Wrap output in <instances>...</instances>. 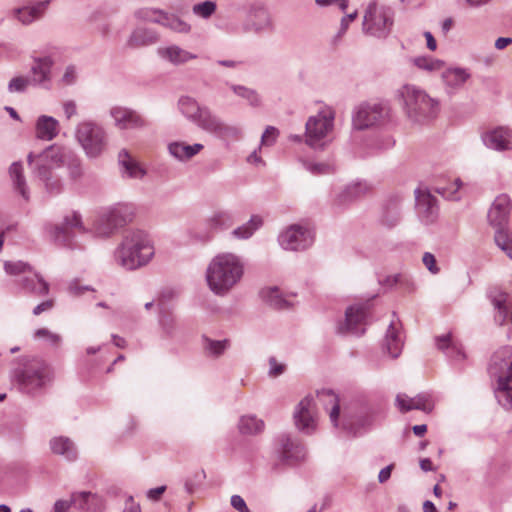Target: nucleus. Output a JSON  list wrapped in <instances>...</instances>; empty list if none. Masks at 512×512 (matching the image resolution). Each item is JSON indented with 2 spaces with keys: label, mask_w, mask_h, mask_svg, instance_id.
I'll return each mask as SVG.
<instances>
[{
  "label": "nucleus",
  "mask_w": 512,
  "mask_h": 512,
  "mask_svg": "<svg viewBox=\"0 0 512 512\" xmlns=\"http://www.w3.org/2000/svg\"><path fill=\"white\" fill-rule=\"evenodd\" d=\"M244 271L245 265L240 256L223 252L214 256L207 265L205 280L214 295L225 297L241 282Z\"/></svg>",
  "instance_id": "f257e3e1"
},
{
  "label": "nucleus",
  "mask_w": 512,
  "mask_h": 512,
  "mask_svg": "<svg viewBox=\"0 0 512 512\" xmlns=\"http://www.w3.org/2000/svg\"><path fill=\"white\" fill-rule=\"evenodd\" d=\"M317 397L329 414L332 425L348 436H359L372 423V417L367 407H349L341 413L339 398L330 389L318 391Z\"/></svg>",
  "instance_id": "f03ea898"
},
{
  "label": "nucleus",
  "mask_w": 512,
  "mask_h": 512,
  "mask_svg": "<svg viewBox=\"0 0 512 512\" xmlns=\"http://www.w3.org/2000/svg\"><path fill=\"white\" fill-rule=\"evenodd\" d=\"M155 249L150 236L143 230L127 232L114 251L117 265L127 271L146 266L154 257Z\"/></svg>",
  "instance_id": "7ed1b4c3"
},
{
  "label": "nucleus",
  "mask_w": 512,
  "mask_h": 512,
  "mask_svg": "<svg viewBox=\"0 0 512 512\" xmlns=\"http://www.w3.org/2000/svg\"><path fill=\"white\" fill-rule=\"evenodd\" d=\"M403 110L408 120L416 125H424L434 120L440 110L437 99L432 98L425 90L406 84L398 90Z\"/></svg>",
  "instance_id": "20e7f679"
},
{
  "label": "nucleus",
  "mask_w": 512,
  "mask_h": 512,
  "mask_svg": "<svg viewBox=\"0 0 512 512\" xmlns=\"http://www.w3.org/2000/svg\"><path fill=\"white\" fill-rule=\"evenodd\" d=\"M489 372L497 382L494 394L498 403L505 409L512 408V347L501 348L493 354Z\"/></svg>",
  "instance_id": "39448f33"
},
{
  "label": "nucleus",
  "mask_w": 512,
  "mask_h": 512,
  "mask_svg": "<svg viewBox=\"0 0 512 512\" xmlns=\"http://www.w3.org/2000/svg\"><path fill=\"white\" fill-rule=\"evenodd\" d=\"M75 138L89 159L99 158L108 145L106 129L94 120H83L75 128Z\"/></svg>",
  "instance_id": "423d86ee"
},
{
  "label": "nucleus",
  "mask_w": 512,
  "mask_h": 512,
  "mask_svg": "<svg viewBox=\"0 0 512 512\" xmlns=\"http://www.w3.org/2000/svg\"><path fill=\"white\" fill-rule=\"evenodd\" d=\"M335 111L323 106L316 115L310 116L305 124V143L314 150H322L334 129Z\"/></svg>",
  "instance_id": "0eeeda50"
},
{
  "label": "nucleus",
  "mask_w": 512,
  "mask_h": 512,
  "mask_svg": "<svg viewBox=\"0 0 512 512\" xmlns=\"http://www.w3.org/2000/svg\"><path fill=\"white\" fill-rule=\"evenodd\" d=\"M135 208L129 203H117L101 210L94 224L98 236L108 237L132 222Z\"/></svg>",
  "instance_id": "6e6552de"
},
{
  "label": "nucleus",
  "mask_w": 512,
  "mask_h": 512,
  "mask_svg": "<svg viewBox=\"0 0 512 512\" xmlns=\"http://www.w3.org/2000/svg\"><path fill=\"white\" fill-rule=\"evenodd\" d=\"M16 378L21 392L36 395L51 381V370L45 361L34 358L16 373Z\"/></svg>",
  "instance_id": "1a4fd4ad"
},
{
  "label": "nucleus",
  "mask_w": 512,
  "mask_h": 512,
  "mask_svg": "<svg viewBox=\"0 0 512 512\" xmlns=\"http://www.w3.org/2000/svg\"><path fill=\"white\" fill-rule=\"evenodd\" d=\"M393 25L394 11L391 7L379 5L376 1L368 4L363 17L364 33L378 39H385L391 33Z\"/></svg>",
  "instance_id": "9d476101"
},
{
  "label": "nucleus",
  "mask_w": 512,
  "mask_h": 512,
  "mask_svg": "<svg viewBox=\"0 0 512 512\" xmlns=\"http://www.w3.org/2000/svg\"><path fill=\"white\" fill-rule=\"evenodd\" d=\"M6 273L19 276L22 289L35 296H44L49 292V284L29 264L23 261H8L4 264Z\"/></svg>",
  "instance_id": "9b49d317"
},
{
  "label": "nucleus",
  "mask_w": 512,
  "mask_h": 512,
  "mask_svg": "<svg viewBox=\"0 0 512 512\" xmlns=\"http://www.w3.org/2000/svg\"><path fill=\"white\" fill-rule=\"evenodd\" d=\"M390 114L391 109L387 103L364 102L355 108L352 124L357 130L382 126L390 120Z\"/></svg>",
  "instance_id": "f8f14e48"
},
{
  "label": "nucleus",
  "mask_w": 512,
  "mask_h": 512,
  "mask_svg": "<svg viewBox=\"0 0 512 512\" xmlns=\"http://www.w3.org/2000/svg\"><path fill=\"white\" fill-rule=\"evenodd\" d=\"M242 33L262 35L275 30L273 17L262 2H251L246 6L245 18L240 26Z\"/></svg>",
  "instance_id": "ddd939ff"
},
{
  "label": "nucleus",
  "mask_w": 512,
  "mask_h": 512,
  "mask_svg": "<svg viewBox=\"0 0 512 512\" xmlns=\"http://www.w3.org/2000/svg\"><path fill=\"white\" fill-rule=\"evenodd\" d=\"M46 231L55 242L68 247H74V237L87 232L82 216L79 212L72 211L64 216L63 222L59 225L47 224Z\"/></svg>",
  "instance_id": "4468645a"
},
{
  "label": "nucleus",
  "mask_w": 512,
  "mask_h": 512,
  "mask_svg": "<svg viewBox=\"0 0 512 512\" xmlns=\"http://www.w3.org/2000/svg\"><path fill=\"white\" fill-rule=\"evenodd\" d=\"M69 158V148L60 144H52L40 153L30 152L27 155V163L32 171H38L44 167L48 171H56L64 167L65 161Z\"/></svg>",
  "instance_id": "2eb2a0df"
},
{
  "label": "nucleus",
  "mask_w": 512,
  "mask_h": 512,
  "mask_svg": "<svg viewBox=\"0 0 512 512\" xmlns=\"http://www.w3.org/2000/svg\"><path fill=\"white\" fill-rule=\"evenodd\" d=\"M275 452L278 459L288 466L297 465L306 458V448L303 442L286 433L275 438Z\"/></svg>",
  "instance_id": "dca6fc26"
},
{
  "label": "nucleus",
  "mask_w": 512,
  "mask_h": 512,
  "mask_svg": "<svg viewBox=\"0 0 512 512\" xmlns=\"http://www.w3.org/2000/svg\"><path fill=\"white\" fill-rule=\"evenodd\" d=\"M318 411L313 396L304 397L294 408L293 422L304 435H313L318 428Z\"/></svg>",
  "instance_id": "f3484780"
},
{
  "label": "nucleus",
  "mask_w": 512,
  "mask_h": 512,
  "mask_svg": "<svg viewBox=\"0 0 512 512\" xmlns=\"http://www.w3.org/2000/svg\"><path fill=\"white\" fill-rule=\"evenodd\" d=\"M368 317V305H352L346 309L344 320L337 323L336 331L341 335L360 336L366 331Z\"/></svg>",
  "instance_id": "a211bd4d"
},
{
  "label": "nucleus",
  "mask_w": 512,
  "mask_h": 512,
  "mask_svg": "<svg viewBox=\"0 0 512 512\" xmlns=\"http://www.w3.org/2000/svg\"><path fill=\"white\" fill-rule=\"evenodd\" d=\"M314 242L312 231L300 224H293L285 228L278 235V243L287 251H300L309 248Z\"/></svg>",
  "instance_id": "6ab92c4d"
},
{
  "label": "nucleus",
  "mask_w": 512,
  "mask_h": 512,
  "mask_svg": "<svg viewBox=\"0 0 512 512\" xmlns=\"http://www.w3.org/2000/svg\"><path fill=\"white\" fill-rule=\"evenodd\" d=\"M201 130L219 139L227 146L243 138V131L239 125L225 122L214 112Z\"/></svg>",
  "instance_id": "aec40b11"
},
{
  "label": "nucleus",
  "mask_w": 512,
  "mask_h": 512,
  "mask_svg": "<svg viewBox=\"0 0 512 512\" xmlns=\"http://www.w3.org/2000/svg\"><path fill=\"white\" fill-rule=\"evenodd\" d=\"M201 130L219 139L227 146L243 138V131L239 125L225 122L214 112Z\"/></svg>",
  "instance_id": "412c9836"
},
{
  "label": "nucleus",
  "mask_w": 512,
  "mask_h": 512,
  "mask_svg": "<svg viewBox=\"0 0 512 512\" xmlns=\"http://www.w3.org/2000/svg\"><path fill=\"white\" fill-rule=\"evenodd\" d=\"M30 68L31 86L50 90L52 86V68L54 59L49 56H33Z\"/></svg>",
  "instance_id": "4be33fe9"
},
{
  "label": "nucleus",
  "mask_w": 512,
  "mask_h": 512,
  "mask_svg": "<svg viewBox=\"0 0 512 512\" xmlns=\"http://www.w3.org/2000/svg\"><path fill=\"white\" fill-rule=\"evenodd\" d=\"M178 109L180 113L191 123L202 129L212 110L204 105H200L196 99L190 96H181L178 100Z\"/></svg>",
  "instance_id": "5701e85b"
},
{
  "label": "nucleus",
  "mask_w": 512,
  "mask_h": 512,
  "mask_svg": "<svg viewBox=\"0 0 512 512\" xmlns=\"http://www.w3.org/2000/svg\"><path fill=\"white\" fill-rule=\"evenodd\" d=\"M114 125L120 130L143 129L148 121L137 111L123 106H113L109 111Z\"/></svg>",
  "instance_id": "b1692460"
},
{
  "label": "nucleus",
  "mask_w": 512,
  "mask_h": 512,
  "mask_svg": "<svg viewBox=\"0 0 512 512\" xmlns=\"http://www.w3.org/2000/svg\"><path fill=\"white\" fill-rule=\"evenodd\" d=\"M415 209L420 221L426 225L433 223L438 217L437 199L420 188L415 190Z\"/></svg>",
  "instance_id": "393cba45"
},
{
  "label": "nucleus",
  "mask_w": 512,
  "mask_h": 512,
  "mask_svg": "<svg viewBox=\"0 0 512 512\" xmlns=\"http://www.w3.org/2000/svg\"><path fill=\"white\" fill-rule=\"evenodd\" d=\"M444 90L449 95L456 94L470 79L471 73L468 69L458 66H446L440 72Z\"/></svg>",
  "instance_id": "a878e982"
},
{
  "label": "nucleus",
  "mask_w": 512,
  "mask_h": 512,
  "mask_svg": "<svg viewBox=\"0 0 512 512\" xmlns=\"http://www.w3.org/2000/svg\"><path fill=\"white\" fill-rule=\"evenodd\" d=\"M48 447L52 455L73 463L79 457L78 446L75 441L65 435H56L49 439Z\"/></svg>",
  "instance_id": "bb28decb"
},
{
  "label": "nucleus",
  "mask_w": 512,
  "mask_h": 512,
  "mask_svg": "<svg viewBox=\"0 0 512 512\" xmlns=\"http://www.w3.org/2000/svg\"><path fill=\"white\" fill-rule=\"evenodd\" d=\"M484 145L498 152L512 150V128L498 126L492 128L482 135Z\"/></svg>",
  "instance_id": "cd10ccee"
},
{
  "label": "nucleus",
  "mask_w": 512,
  "mask_h": 512,
  "mask_svg": "<svg viewBox=\"0 0 512 512\" xmlns=\"http://www.w3.org/2000/svg\"><path fill=\"white\" fill-rule=\"evenodd\" d=\"M510 215V198L506 194L497 196L488 211V221L495 231H507Z\"/></svg>",
  "instance_id": "c85d7f7f"
},
{
  "label": "nucleus",
  "mask_w": 512,
  "mask_h": 512,
  "mask_svg": "<svg viewBox=\"0 0 512 512\" xmlns=\"http://www.w3.org/2000/svg\"><path fill=\"white\" fill-rule=\"evenodd\" d=\"M73 512H102L104 500L97 493L78 491L71 494Z\"/></svg>",
  "instance_id": "c756f323"
},
{
  "label": "nucleus",
  "mask_w": 512,
  "mask_h": 512,
  "mask_svg": "<svg viewBox=\"0 0 512 512\" xmlns=\"http://www.w3.org/2000/svg\"><path fill=\"white\" fill-rule=\"evenodd\" d=\"M404 344V337L401 323L398 320H392L387 328L383 341V351L392 359L400 356Z\"/></svg>",
  "instance_id": "7c9ffc66"
},
{
  "label": "nucleus",
  "mask_w": 512,
  "mask_h": 512,
  "mask_svg": "<svg viewBox=\"0 0 512 512\" xmlns=\"http://www.w3.org/2000/svg\"><path fill=\"white\" fill-rule=\"evenodd\" d=\"M396 406L402 412H408L411 410H421L424 412H430L433 408L432 397L427 393H420L415 397H409L404 393H400L396 396Z\"/></svg>",
  "instance_id": "2f4dec72"
},
{
  "label": "nucleus",
  "mask_w": 512,
  "mask_h": 512,
  "mask_svg": "<svg viewBox=\"0 0 512 512\" xmlns=\"http://www.w3.org/2000/svg\"><path fill=\"white\" fill-rule=\"evenodd\" d=\"M204 149L201 143L187 144L184 141H171L167 144V152L174 160L185 163L190 161Z\"/></svg>",
  "instance_id": "473e14b6"
},
{
  "label": "nucleus",
  "mask_w": 512,
  "mask_h": 512,
  "mask_svg": "<svg viewBox=\"0 0 512 512\" xmlns=\"http://www.w3.org/2000/svg\"><path fill=\"white\" fill-rule=\"evenodd\" d=\"M157 54L161 59L175 66L186 64L198 57L196 54L189 52L175 44L166 47H159L157 49Z\"/></svg>",
  "instance_id": "72a5a7b5"
},
{
  "label": "nucleus",
  "mask_w": 512,
  "mask_h": 512,
  "mask_svg": "<svg viewBox=\"0 0 512 512\" xmlns=\"http://www.w3.org/2000/svg\"><path fill=\"white\" fill-rule=\"evenodd\" d=\"M60 132L59 121L48 115H40L35 122V134L39 140L52 141Z\"/></svg>",
  "instance_id": "f704fd0d"
},
{
  "label": "nucleus",
  "mask_w": 512,
  "mask_h": 512,
  "mask_svg": "<svg viewBox=\"0 0 512 512\" xmlns=\"http://www.w3.org/2000/svg\"><path fill=\"white\" fill-rule=\"evenodd\" d=\"M9 177L15 192H17L24 201L30 200V190L24 174V166L21 161L13 162L8 170Z\"/></svg>",
  "instance_id": "c9c22d12"
},
{
  "label": "nucleus",
  "mask_w": 512,
  "mask_h": 512,
  "mask_svg": "<svg viewBox=\"0 0 512 512\" xmlns=\"http://www.w3.org/2000/svg\"><path fill=\"white\" fill-rule=\"evenodd\" d=\"M31 173L35 179L41 182L48 194L55 196L62 193L64 184L56 171H48L41 167L38 171H32Z\"/></svg>",
  "instance_id": "e433bc0d"
},
{
  "label": "nucleus",
  "mask_w": 512,
  "mask_h": 512,
  "mask_svg": "<svg viewBox=\"0 0 512 512\" xmlns=\"http://www.w3.org/2000/svg\"><path fill=\"white\" fill-rule=\"evenodd\" d=\"M491 302L496 311L494 319L499 325L507 322L512 323V304H508L509 295L506 292L498 291L491 294Z\"/></svg>",
  "instance_id": "4c0bfd02"
},
{
  "label": "nucleus",
  "mask_w": 512,
  "mask_h": 512,
  "mask_svg": "<svg viewBox=\"0 0 512 512\" xmlns=\"http://www.w3.org/2000/svg\"><path fill=\"white\" fill-rule=\"evenodd\" d=\"M118 163L120 165L121 173L125 177L142 179L146 175V170L126 149H122L119 152Z\"/></svg>",
  "instance_id": "58836bf2"
},
{
  "label": "nucleus",
  "mask_w": 512,
  "mask_h": 512,
  "mask_svg": "<svg viewBox=\"0 0 512 512\" xmlns=\"http://www.w3.org/2000/svg\"><path fill=\"white\" fill-rule=\"evenodd\" d=\"M402 198L399 195L389 197L383 204L381 222L388 226H396L401 219Z\"/></svg>",
  "instance_id": "ea45409f"
},
{
  "label": "nucleus",
  "mask_w": 512,
  "mask_h": 512,
  "mask_svg": "<svg viewBox=\"0 0 512 512\" xmlns=\"http://www.w3.org/2000/svg\"><path fill=\"white\" fill-rule=\"evenodd\" d=\"M371 189V186L366 181H355L345 185L341 191L336 195V201L339 205L349 203L366 193Z\"/></svg>",
  "instance_id": "a19ab883"
},
{
  "label": "nucleus",
  "mask_w": 512,
  "mask_h": 512,
  "mask_svg": "<svg viewBox=\"0 0 512 512\" xmlns=\"http://www.w3.org/2000/svg\"><path fill=\"white\" fill-rule=\"evenodd\" d=\"M49 4V0H44L19 8L16 11L17 19L25 25L31 24L45 14Z\"/></svg>",
  "instance_id": "79ce46f5"
},
{
  "label": "nucleus",
  "mask_w": 512,
  "mask_h": 512,
  "mask_svg": "<svg viewBox=\"0 0 512 512\" xmlns=\"http://www.w3.org/2000/svg\"><path fill=\"white\" fill-rule=\"evenodd\" d=\"M238 430L241 435L257 436L264 432L265 422L255 414L242 415L238 421Z\"/></svg>",
  "instance_id": "37998d69"
},
{
  "label": "nucleus",
  "mask_w": 512,
  "mask_h": 512,
  "mask_svg": "<svg viewBox=\"0 0 512 512\" xmlns=\"http://www.w3.org/2000/svg\"><path fill=\"white\" fill-rule=\"evenodd\" d=\"M235 222V215L231 210H217L206 220L210 231H223L229 229Z\"/></svg>",
  "instance_id": "c03bdc74"
},
{
  "label": "nucleus",
  "mask_w": 512,
  "mask_h": 512,
  "mask_svg": "<svg viewBox=\"0 0 512 512\" xmlns=\"http://www.w3.org/2000/svg\"><path fill=\"white\" fill-rule=\"evenodd\" d=\"M436 345L448 358L455 362H460L465 359V353L462 347L453 341L451 334L437 337Z\"/></svg>",
  "instance_id": "a18cd8bd"
},
{
  "label": "nucleus",
  "mask_w": 512,
  "mask_h": 512,
  "mask_svg": "<svg viewBox=\"0 0 512 512\" xmlns=\"http://www.w3.org/2000/svg\"><path fill=\"white\" fill-rule=\"evenodd\" d=\"M158 41V34L153 29L138 27L133 30L129 39L128 45L132 48L148 46Z\"/></svg>",
  "instance_id": "49530a36"
},
{
  "label": "nucleus",
  "mask_w": 512,
  "mask_h": 512,
  "mask_svg": "<svg viewBox=\"0 0 512 512\" xmlns=\"http://www.w3.org/2000/svg\"><path fill=\"white\" fill-rule=\"evenodd\" d=\"M231 346L229 339L216 340L206 335L202 336V348L204 354L210 358L221 357Z\"/></svg>",
  "instance_id": "de8ad7c7"
},
{
  "label": "nucleus",
  "mask_w": 512,
  "mask_h": 512,
  "mask_svg": "<svg viewBox=\"0 0 512 512\" xmlns=\"http://www.w3.org/2000/svg\"><path fill=\"white\" fill-rule=\"evenodd\" d=\"M263 223V218L260 215H252L246 223L235 228L232 235L236 239L247 240L263 226Z\"/></svg>",
  "instance_id": "09e8293b"
},
{
  "label": "nucleus",
  "mask_w": 512,
  "mask_h": 512,
  "mask_svg": "<svg viewBox=\"0 0 512 512\" xmlns=\"http://www.w3.org/2000/svg\"><path fill=\"white\" fill-rule=\"evenodd\" d=\"M261 298L271 307L283 309L290 305L289 300L285 298L278 287L264 288L260 292Z\"/></svg>",
  "instance_id": "8fccbe9b"
},
{
  "label": "nucleus",
  "mask_w": 512,
  "mask_h": 512,
  "mask_svg": "<svg viewBox=\"0 0 512 512\" xmlns=\"http://www.w3.org/2000/svg\"><path fill=\"white\" fill-rule=\"evenodd\" d=\"M411 63L418 69L427 73H440L444 68V61L432 56H417L411 58Z\"/></svg>",
  "instance_id": "3c124183"
},
{
  "label": "nucleus",
  "mask_w": 512,
  "mask_h": 512,
  "mask_svg": "<svg viewBox=\"0 0 512 512\" xmlns=\"http://www.w3.org/2000/svg\"><path fill=\"white\" fill-rule=\"evenodd\" d=\"M368 151L363 153L362 156H370L378 154L385 150L391 149L395 145V140L390 135L379 136L366 144Z\"/></svg>",
  "instance_id": "603ef678"
},
{
  "label": "nucleus",
  "mask_w": 512,
  "mask_h": 512,
  "mask_svg": "<svg viewBox=\"0 0 512 512\" xmlns=\"http://www.w3.org/2000/svg\"><path fill=\"white\" fill-rule=\"evenodd\" d=\"M230 87L235 95L246 100L250 106H252L254 108L261 106V104H262L261 97L255 89H252V88H249V87H246L243 85H235V84H232Z\"/></svg>",
  "instance_id": "864d4df0"
},
{
  "label": "nucleus",
  "mask_w": 512,
  "mask_h": 512,
  "mask_svg": "<svg viewBox=\"0 0 512 512\" xmlns=\"http://www.w3.org/2000/svg\"><path fill=\"white\" fill-rule=\"evenodd\" d=\"M162 26L171 29L177 33L187 34L191 30V25L185 22L180 17L164 12L162 16L161 24Z\"/></svg>",
  "instance_id": "5fc2aeb1"
},
{
  "label": "nucleus",
  "mask_w": 512,
  "mask_h": 512,
  "mask_svg": "<svg viewBox=\"0 0 512 512\" xmlns=\"http://www.w3.org/2000/svg\"><path fill=\"white\" fill-rule=\"evenodd\" d=\"M303 168L314 176L326 175L335 171V165L332 162H313L303 158L299 159Z\"/></svg>",
  "instance_id": "6e6d98bb"
},
{
  "label": "nucleus",
  "mask_w": 512,
  "mask_h": 512,
  "mask_svg": "<svg viewBox=\"0 0 512 512\" xmlns=\"http://www.w3.org/2000/svg\"><path fill=\"white\" fill-rule=\"evenodd\" d=\"M68 170L70 180L77 181L83 176V167L80 158L69 148V158L64 165Z\"/></svg>",
  "instance_id": "4d7b16f0"
},
{
  "label": "nucleus",
  "mask_w": 512,
  "mask_h": 512,
  "mask_svg": "<svg viewBox=\"0 0 512 512\" xmlns=\"http://www.w3.org/2000/svg\"><path fill=\"white\" fill-rule=\"evenodd\" d=\"M462 185L463 183L461 179L456 178L452 183L437 186L436 192L447 200H459V189L462 187Z\"/></svg>",
  "instance_id": "13d9d810"
},
{
  "label": "nucleus",
  "mask_w": 512,
  "mask_h": 512,
  "mask_svg": "<svg viewBox=\"0 0 512 512\" xmlns=\"http://www.w3.org/2000/svg\"><path fill=\"white\" fill-rule=\"evenodd\" d=\"M217 10V4L215 1L206 0L192 7V13L201 19H209Z\"/></svg>",
  "instance_id": "bf43d9fd"
},
{
  "label": "nucleus",
  "mask_w": 512,
  "mask_h": 512,
  "mask_svg": "<svg viewBox=\"0 0 512 512\" xmlns=\"http://www.w3.org/2000/svg\"><path fill=\"white\" fill-rule=\"evenodd\" d=\"M494 240L496 245L512 259V238L507 231H495Z\"/></svg>",
  "instance_id": "052dcab7"
},
{
  "label": "nucleus",
  "mask_w": 512,
  "mask_h": 512,
  "mask_svg": "<svg viewBox=\"0 0 512 512\" xmlns=\"http://www.w3.org/2000/svg\"><path fill=\"white\" fill-rule=\"evenodd\" d=\"M164 15V11L153 9V8H143L136 11L135 16L139 20L161 24L162 16Z\"/></svg>",
  "instance_id": "680f3d73"
},
{
  "label": "nucleus",
  "mask_w": 512,
  "mask_h": 512,
  "mask_svg": "<svg viewBox=\"0 0 512 512\" xmlns=\"http://www.w3.org/2000/svg\"><path fill=\"white\" fill-rule=\"evenodd\" d=\"M30 85V78L20 75L9 81L7 90L10 93H24Z\"/></svg>",
  "instance_id": "e2e57ef3"
},
{
  "label": "nucleus",
  "mask_w": 512,
  "mask_h": 512,
  "mask_svg": "<svg viewBox=\"0 0 512 512\" xmlns=\"http://www.w3.org/2000/svg\"><path fill=\"white\" fill-rule=\"evenodd\" d=\"M159 325L164 337L172 338L175 335L176 321L173 316L162 315L159 319Z\"/></svg>",
  "instance_id": "0e129e2a"
},
{
  "label": "nucleus",
  "mask_w": 512,
  "mask_h": 512,
  "mask_svg": "<svg viewBox=\"0 0 512 512\" xmlns=\"http://www.w3.org/2000/svg\"><path fill=\"white\" fill-rule=\"evenodd\" d=\"M34 338L43 339L51 346H59L62 338L59 334L53 333L47 328L37 329L34 333Z\"/></svg>",
  "instance_id": "69168bd1"
},
{
  "label": "nucleus",
  "mask_w": 512,
  "mask_h": 512,
  "mask_svg": "<svg viewBox=\"0 0 512 512\" xmlns=\"http://www.w3.org/2000/svg\"><path fill=\"white\" fill-rule=\"evenodd\" d=\"M79 77V69L77 66L70 64L65 67L63 75L60 79L61 84L65 86L74 85Z\"/></svg>",
  "instance_id": "338daca9"
},
{
  "label": "nucleus",
  "mask_w": 512,
  "mask_h": 512,
  "mask_svg": "<svg viewBox=\"0 0 512 512\" xmlns=\"http://www.w3.org/2000/svg\"><path fill=\"white\" fill-rule=\"evenodd\" d=\"M68 292L72 296L80 297L83 296L86 292L94 293L95 290L93 287L89 285H83L79 280H72L68 285Z\"/></svg>",
  "instance_id": "774afa93"
}]
</instances>
